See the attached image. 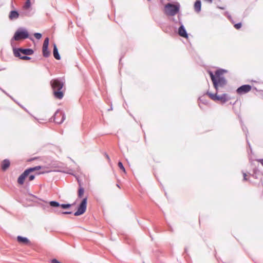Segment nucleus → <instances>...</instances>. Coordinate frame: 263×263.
<instances>
[{
	"mask_svg": "<svg viewBox=\"0 0 263 263\" xmlns=\"http://www.w3.org/2000/svg\"><path fill=\"white\" fill-rule=\"evenodd\" d=\"M64 83V81L60 79H53L50 82L54 96L58 99H61L63 97L64 90L63 88Z\"/></svg>",
	"mask_w": 263,
	"mask_h": 263,
	"instance_id": "nucleus-1",
	"label": "nucleus"
},
{
	"mask_svg": "<svg viewBox=\"0 0 263 263\" xmlns=\"http://www.w3.org/2000/svg\"><path fill=\"white\" fill-rule=\"evenodd\" d=\"M223 70H218L214 75L212 72H210V75L213 82L214 87L217 90L219 87H223L226 84L225 79L221 76L223 74Z\"/></svg>",
	"mask_w": 263,
	"mask_h": 263,
	"instance_id": "nucleus-2",
	"label": "nucleus"
},
{
	"mask_svg": "<svg viewBox=\"0 0 263 263\" xmlns=\"http://www.w3.org/2000/svg\"><path fill=\"white\" fill-rule=\"evenodd\" d=\"M27 38H29L31 41H33L32 37L29 36V33L26 29L19 28L14 33L13 37L11 40V44L13 45L14 41H20Z\"/></svg>",
	"mask_w": 263,
	"mask_h": 263,
	"instance_id": "nucleus-3",
	"label": "nucleus"
},
{
	"mask_svg": "<svg viewBox=\"0 0 263 263\" xmlns=\"http://www.w3.org/2000/svg\"><path fill=\"white\" fill-rule=\"evenodd\" d=\"M179 8L180 5L178 4L174 5L168 3L165 6V13L168 15L174 16L178 12Z\"/></svg>",
	"mask_w": 263,
	"mask_h": 263,
	"instance_id": "nucleus-4",
	"label": "nucleus"
},
{
	"mask_svg": "<svg viewBox=\"0 0 263 263\" xmlns=\"http://www.w3.org/2000/svg\"><path fill=\"white\" fill-rule=\"evenodd\" d=\"M41 168V166H37L34 167H31L25 170L18 177L17 182L19 184L22 185L24 184L26 177L30 174V173L35 171L39 170Z\"/></svg>",
	"mask_w": 263,
	"mask_h": 263,
	"instance_id": "nucleus-5",
	"label": "nucleus"
},
{
	"mask_svg": "<svg viewBox=\"0 0 263 263\" xmlns=\"http://www.w3.org/2000/svg\"><path fill=\"white\" fill-rule=\"evenodd\" d=\"M207 93L210 98L214 101H220L222 103H225L230 99V98H228V95L226 93L222 94L220 96L217 95V93L213 94L210 92H208Z\"/></svg>",
	"mask_w": 263,
	"mask_h": 263,
	"instance_id": "nucleus-6",
	"label": "nucleus"
},
{
	"mask_svg": "<svg viewBox=\"0 0 263 263\" xmlns=\"http://www.w3.org/2000/svg\"><path fill=\"white\" fill-rule=\"evenodd\" d=\"M87 207V198H85L82 201L80 204L77 211H76L74 215V216H79L85 213Z\"/></svg>",
	"mask_w": 263,
	"mask_h": 263,
	"instance_id": "nucleus-7",
	"label": "nucleus"
},
{
	"mask_svg": "<svg viewBox=\"0 0 263 263\" xmlns=\"http://www.w3.org/2000/svg\"><path fill=\"white\" fill-rule=\"evenodd\" d=\"M20 53L25 55H32L33 53V51L31 49H13V53L15 57H20Z\"/></svg>",
	"mask_w": 263,
	"mask_h": 263,
	"instance_id": "nucleus-8",
	"label": "nucleus"
},
{
	"mask_svg": "<svg viewBox=\"0 0 263 263\" xmlns=\"http://www.w3.org/2000/svg\"><path fill=\"white\" fill-rule=\"evenodd\" d=\"M65 119L64 114L60 110L55 112L54 116V121L58 124L62 123Z\"/></svg>",
	"mask_w": 263,
	"mask_h": 263,
	"instance_id": "nucleus-9",
	"label": "nucleus"
},
{
	"mask_svg": "<svg viewBox=\"0 0 263 263\" xmlns=\"http://www.w3.org/2000/svg\"><path fill=\"white\" fill-rule=\"evenodd\" d=\"M251 89V86L249 85H244L239 87L236 91L238 94L246 93L250 91Z\"/></svg>",
	"mask_w": 263,
	"mask_h": 263,
	"instance_id": "nucleus-10",
	"label": "nucleus"
},
{
	"mask_svg": "<svg viewBox=\"0 0 263 263\" xmlns=\"http://www.w3.org/2000/svg\"><path fill=\"white\" fill-rule=\"evenodd\" d=\"M178 33L181 36H182L184 37H187V34L186 30L183 25H181L179 27V30H178Z\"/></svg>",
	"mask_w": 263,
	"mask_h": 263,
	"instance_id": "nucleus-11",
	"label": "nucleus"
},
{
	"mask_svg": "<svg viewBox=\"0 0 263 263\" xmlns=\"http://www.w3.org/2000/svg\"><path fill=\"white\" fill-rule=\"evenodd\" d=\"M19 16L18 13L15 10H13L10 11L9 15V18L11 20H15L17 19Z\"/></svg>",
	"mask_w": 263,
	"mask_h": 263,
	"instance_id": "nucleus-12",
	"label": "nucleus"
},
{
	"mask_svg": "<svg viewBox=\"0 0 263 263\" xmlns=\"http://www.w3.org/2000/svg\"><path fill=\"white\" fill-rule=\"evenodd\" d=\"M10 166V161L7 160H4L2 164V168L3 171L6 170Z\"/></svg>",
	"mask_w": 263,
	"mask_h": 263,
	"instance_id": "nucleus-13",
	"label": "nucleus"
},
{
	"mask_svg": "<svg viewBox=\"0 0 263 263\" xmlns=\"http://www.w3.org/2000/svg\"><path fill=\"white\" fill-rule=\"evenodd\" d=\"M17 241L24 244H27L29 243V240L26 237H23L22 236H18L17 238Z\"/></svg>",
	"mask_w": 263,
	"mask_h": 263,
	"instance_id": "nucleus-14",
	"label": "nucleus"
},
{
	"mask_svg": "<svg viewBox=\"0 0 263 263\" xmlns=\"http://www.w3.org/2000/svg\"><path fill=\"white\" fill-rule=\"evenodd\" d=\"M53 56L57 60L60 59V56L59 54L58 48L56 45H54L53 51Z\"/></svg>",
	"mask_w": 263,
	"mask_h": 263,
	"instance_id": "nucleus-15",
	"label": "nucleus"
},
{
	"mask_svg": "<svg viewBox=\"0 0 263 263\" xmlns=\"http://www.w3.org/2000/svg\"><path fill=\"white\" fill-rule=\"evenodd\" d=\"M194 9L197 12H199L201 10V2L199 0L196 1L194 4Z\"/></svg>",
	"mask_w": 263,
	"mask_h": 263,
	"instance_id": "nucleus-16",
	"label": "nucleus"
},
{
	"mask_svg": "<svg viewBox=\"0 0 263 263\" xmlns=\"http://www.w3.org/2000/svg\"><path fill=\"white\" fill-rule=\"evenodd\" d=\"M43 54L45 57H48L49 55L50 52L48 50V47H43Z\"/></svg>",
	"mask_w": 263,
	"mask_h": 263,
	"instance_id": "nucleus-17",
	"label": "nucleus"
},
{
	"mask_svg": "<svg viewBox=\"0 0 263 263\" xmlns=\"http://www.w3.org/2000/svg\"><path fill=\"white\" fill-rule=\"evenodd\" d=\"M49 204L50 206L52 207H58L60 206L59 203L57 201H52L49 202Z\"/></svg>",
	"mask_w": 263,
	"mask_h": 263,
	"instance_id": "nucleus-18",
	"label": "nucleus"
},
{
	"mask_svg": "<svg viewBox=\"0 0 263 263\" xmlns=\"http://www.w3.org/2000/svg\"><path fill=\"white\" fill-rule=\"evenodd\" d=\"M84 193V190L83 187H80L78 191V196L81 198L82 197Z\"/></svg>",
	"mask_w": 263,
	"mask_h": 263,
	"instance_id": "nucleus-19",
	"label": "nucleus"
},
{
	"mask_svg": "<svg viewBox=\"0 0 263 263\" xmlns=\"http://www.w3.org/2000/svg\"><path fill=\"white\" fill-rule=\"evenodd\" d=\"M48 44L49 39L48 37H46L44 41L43 47H48Z\"/></svg>",
	"mask_w": 263,
	"mask_h": 263,
	"instance_id": "nucleus-20",
	"label": "nucleus"
},
{
	"mask_svg": "<svg viewBox=\"0 0 263 263\" xmlns=\"http://www.w3.org/2000/svg\"><path fill=\"white\" fill-rule=\"evenodd\" d=\"M61 207L63 209H67L71 206V204H62L60 205Z\"/></svg>",
	"mask_w": 263,
	"mask_h": 263,
	"instance_id": "nucleus-21",
	"label": "nucleus"
},
{
	"mask_svg": "<svg viewBox=\"0 0 263 263\" xmlns=\"http://www.w3.org/2000/svg\"><path fill=\"white\" fill-rule=\"evenodd\" d=\"M118 166L120 167L121 170H122L124 173H125V169L123 166V164L121 162H119L118 163Z\"/></svg>",
	"mask_w": 263,
	"mask_h": 263,
	"instance_id": "nucleus-22",
	"label": "nucleus"
},
{
	"mask_svg": "<svg viewBox=\"0 0 263 263\" xmlns=\"http://www.w3.org/2000/svg\"><path fill=\"white\" fill-rule=\"evenodd\" d=\"M30 6V0H27L26 4L24 6L25 9L28 8Z\"/></svg>",
	"mask_w": 263,
	"mask_h": 263,
	"instance_id": "nucleus-23",
	"label": "nucleus"
},
{
	"mask_svg": "<svg viewBox=\"0 0 263 263\" xmlns=\"http://www.w3.org/2000/svg\"><path fill=\"white\" fill-rule=\"evenodd\" d=\"M34 36L36 39L38 40L40 39L42 37V34L40 33H35L34 34Z\"/></svg>",
	"mask_w": 263,
	"mask_h": 263,
	"instance_id": "nucleus-24",
	"label": "nucleus"
},
{
	"mask_svg": "<svg viewBox=\"0 0 263 263\" xmlns=\"http://www.w3.org/2000/svg\"><path fill=\"white\" fill-rule=\"evenodd\" d=\"M28 176V178H29V181H32L33 180L34 178H35V176L34 175H32V174H30Z\"/></svg>",
	"mask_w": 263,
	"mask_h": 263,
	"instance_id": "nucleus-25",
	"label": "nucleus"
},
{
	"mask_svg": "<svg viewBox=\"0 0 263 263\" xmlns=\"http://www.w3.org/2000/svg\"><path fill=\"white\" fill-rule=\"evenodd\" d=\"M234 27L236 29H238L239 28H241V23H237V24H236L235 25H234Z\"/></svg>",
	"mask_w": 263,
	"mask_h": 263,
	"instance_id": "nucleus-26",
	"label": "nucleus"
},
{
	"mask_svg": "<svg viewBox=\"0 0 263 263\" xmlns=\"http://www.w3.org/2000/svg\"><path fill=\"white\" fill-rule=\"evenodd\" d=\"M20 59H23V60H29L30 59V57H27V56H23L22 57L21 55H20V57H18Z\"/></svg>",
	"mask_w": 263,
	"mask_h": 263,
	"instance_id": "nucleus-27",
	"label": "nucleus"
},
{
	"mask_svg": "<svg viewBox=\"0 0 263 263\" xmlns=\"http://www.w3.org/2000/svg\"><path fill=\"white\" fill-rule=\"evenodd\" d=\"M51 263H61L56 259H53L52 260H51Z\"/></svg>",
	"mask_w": 263,
	"mask_h": 263,
	"instance_id": "nucleus-28",
	"label": "nucleus"
},
{
	"mask_svg": "<svg viewBox=\"0 0 263 263\" xmlns=\"http://www.w3.org/2000/svg\"><path fill=\"white\" fill-rule=\"evenodd\" d=\"M63 214H70L71 213V212H63L62 213Z\"/></svg>",
	"mask_w": 263,
	"mask_h": 263,
	"instance_id": "nucleus-29",
	"label": "nucleus"
},
{
	"mask_svg": "<svg viewBox=\"0 0 263 263\" xmlns=\"http://www.w3.org/2000/svg\"><path fill=\"white\" fill-rule=\"evenodd\" d=\"M243 180H247V178H246V176H247V174L246 173H243Z\"/></svg>",
	"mask_w": 263,
	"mask_h": 263,
	"instance_id": "nucleus-30",
	"label": "nucleus"
},
{
	"mask_svg": "<svg viewBox=\"0 0 263 263\" xmlns=\"http://www.w3.org/2000/svg\"><path fill=\"white\" fill-rule=\"evenodd\" d=\"M205 1H206L210 3H212V0H204Z\"/></svg>",
	"mask_w": 263,
	"mask_h": 263,
	"instance_id": "nucleus-31",
	"label": "nucleus"
},
{
	"mask_svg": "<svg viewBox=\"0 0 263 263\" xmlns=\"http://www.w3.org/2000/svg\"><path fill=\"white\" fill-rule=\"evenodd\" d=\"M259 161L260 162L261 164L262 165V166H263V159H262V160H260Z\"/></svg>",
	"mask_w": 263,
	"mask_h": 263,
	"instance_id": "nucleus-32",
	"label": "nucleus"
},
{
	"mask_svg": "<svg viewBox=\"0 0 263 263\" xmlns=\"http://www.w3.org/2000/svg\"><path fill=\"white\" fill-rule=\"evenodd\" d=\"M117 186L118 187H119V188L120 187V186H119V184H117Z\"/></svg>",
	"mask_w": 263,
	"mask_h": 263,
	"instance_id": "nucleus-33",
	"label": "nucleus"
}]
</instances>
